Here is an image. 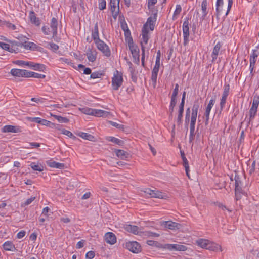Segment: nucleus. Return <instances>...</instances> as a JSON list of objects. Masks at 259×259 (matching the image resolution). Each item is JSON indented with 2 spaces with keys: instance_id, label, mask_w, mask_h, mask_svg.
<instances>
[{
  "instance_id": "nucleus-1",
  "label": "nucleus",
  "mask_w": 259,
  "mask_h": 259,
  "mask_svg": "<svg viewBox=\"0 0 259 259\" xmlns=\"http://www.w3.org/2000/svg\"><path fill=\"white\" fill-rule=\"evenodd\" d=\"M196 244L202 248L214 251H222L220 245L207 239H200L196 241Z\"/></svg>"
},
{
  "instance_id": "nucleus-2",
  "label": "nucleus",
  "mask_w": 259,
  "mask_h": 259,
  "mask_svg": "<svg viewBox=\"0 0 259 259\" xmlns=\"http://www.w3.org/2000/svg\"><path fill=\"white\" fill-rule=\"evenodd\" d=\"M123 82L122 73L116 70L112 78V86L114 90H118Z\"/></svg>"
},
{
  "instance_id": "nucleus-3",
  "label": "nucleus",
  "mask_w": 259,
  "mask_h": 259,
  "mask_svg": "<svg viewBox=\"0 0 259 259\" xmlns=\"http://www.w3.org/2000/svg\"><path fill=\"white\" fill-rule=\"evenodd\" d=\"M128 44L130 50L132 53L133 57L134 59H138V62H139V49L137 46L134 45L133 39L130 37L128 39Z\"/></svg>"
},
{
  "instance_id": "nucleus-4",
  "label": "nucleus",
  "mask_w": 259,
  "mask_h": 259,
  "mask_svg": "<svg viewBox=\"0 0 259 259\" xmlns=\"http://www.w3.org/2000/svg\"><path fill=\"white\" fill-rule=\"evenodd\" d=\"M97 48L101 51L105 56L109 57L111 55L110 50L108 46L102 40H100L95 42Z\"/></svg>"
},
{
  "instance_id": "nucleus-5",
  "label": "nucleus",
  "mask_w": 259,
  "mask_h": 259,
  "mask_svg": "<svg viewBox=\"0 0 259 259\" xmlns=\"http://www.w3.org/2000/svg\"><path fill=\"white\" fill-rule=\"evenodd\" d=\"M164 248L170 251H184L187 250V247L180 244H167Z\"/></svg>"
},
{
  "instance_id": "nucleus-6",
  "label": "nucleus",
  "mask_w": 259,
  "mask_h": 259,
  "mask_svg": "<svg viewBox=\"0 0 259 259\" xmlns=\"http://www.w3.org/2000/svg\"><path fill=\"white\" fill-rule=\"evenodd\" d=\"M126 247L127 249L134 253H138L141 251V247L140 244L136 241L126 243Z\"/></svg>"
},
{
  "instance_id": "nucleus-7",
  "label": "nucleus",
  "mask_w": 259,
  "mask_h": 259,
  "mask_svg": "<svg viewBox=\"0 0 259 259\" xmlns=\"http://www.w3.org/2000/svg\"><path fill=\"white\" fill-rule=\"evenodd\" d=\"M183 33L184 36V45H187L189 41V22L186 20L183 24Z\"/></svg>"
},
{
  "instance_id": "nucleus-8",
  "label": "nucleus",
  "mask_w": 259,
  "mask_h": 259,
  "mask_svg": "<svg viewBox=\"0 0 259 259\" xmlns=\"http://www.w3.org/2000/svg\"><path fill=\"white\" fill-rule=\"evenodd\" d=\"M119 0H110L111 10L112 16L116 18L119 12Z\"/></svg>"
},
{
  "instance_id": "nucleus-9",
  "label": "nucleus",
  "mask_w": 259,
  "mask_h": 259,
  "mask_svg": "<svg viewBox=\"0 0 259 259\" xmlns=\"http://www.w3.org/2000/svg\"><path fill=\"white\" fill-rule=\"evenodd\" d=\"M162 225L166 228L175 231L180 229L182 227L180 224L171 221L163 222Z\"/></svg>"
},
{
  "instance_id": "nucleus-10",
  "label": "nucleus",
  "mask_w": 259,
  "mask_h": 259,
  "mask_svg": "<svg viewBox=\"0 0 259 259\" xmlns=\"http://www.w3.org/2000/svg\"><path fill=\"white\" fill-rule=\"evenodd\" d=\"M156 20V14H155L154 16L150 17L148 18L146 23L143 25L145 26V29L149 30V29L153 31L154 29L155 23Z\"/></svg>"
},
{
  "instance_id": "nucleus-11",
  "label": "nucleus",
  "mask_w": 259,
  "mask_h": 259,
  "mask_svg": "<svg viewBox=\"0 0 259 259\" xmlns=\"http://www.w3.org/2000/svg\"><path fill=\"white\" fill-rule=\"evenodd\" d=\"M11 73L13 76L17 77H27L28 71L19 69H12L11 70Z\"/></svg>"
},
{
  "instance_id": "nucleus-12",
  "label": "nucleus",
  "mask_w": 259,
  "mask_h": 259,
  "mask_svg": "<svg viewBox=\"0 0 259 259\" xmlns=\"http://www.w3.org/2000/svg\"><path fill=\"white\" fill-rule=\"evenodd\" d=\"M215 103L214 99H211L206 108L204 115L205 116V124H207L209 119V114L212 106Z\"/></svg>"
},
{
  "instance_id": "nucleus-13",
  "label": "nucleus",
  "mask_w": 259,
  "mask_h": 259,
  "mask_svg": "<svg viewBox=\"0 0 259 259\" xmlns=\"http://www.w3.org/2000/svg\"><path fill=\"white\" fill-rule=\"evenodd\" d=\"M105 239L107 243L111 245L116 242V237L112 232L106 233L105 235Z\"/></svg>"
},
{
  "instance_id": "nucleus-14",
  "label": "nucleus",
  "mask_w": 259,
  "mask_h": 259,
  "mask_svg": "<svg viewBox=\"0 0 259 259\" xmlns=\"http://www.w3.org/2000/svg\"><path fill=\"white\" fill-rule=\"evenodd\" d=\"M50 27L53 34V37L54 38L57 36L58 29V21L54 17L52 18L51 19Z\"/></svg>"
},
{
  "instance_id": "nucleus-15",
  "label": "nucleus",
  "mask_w": 259,
  "mask_h": 259,
  "mask_svg": "<svg viewBox=\"0 0 259 259\" xmlns=\"http://www.w3.org/2000/svg\"><path fill=\"white\" fill-rule=\"evenodd\" d=\"M221 44L220 42H218L217 43V44L215 45L214 47L213 48L212 53L211 54V57H212V62H214L216 59H217V57L218 56L219 52L220 51V49L221 48Z\"/></svg>"
},
{
  "instance_id": "nucleus-16",
  "label": "nucleus",
  "mask_w": 259,
  "mask_h": 259,
  "mask_svg": "<svg viewBox=\"0 0 259 259\" xmlns=\"http://www.w3.org/2000/svg\"><path fill=\"white\" fill-rule=\"evenodd\" d=\"M30 120L32 122L40 123L44 125L50 126L51 124H53L50 121H48L44 119H41L39 117H31L29 118Z\"/></svg>"
},
{
  "instance_id": "nucleus-17",
  "label": "nucleus",
  "mask_w": 259,
  "mask_h": 259,
  "mask_svg": "<svg viewBox=\"0 0 259 259\" xmlns=\"http://www.w3.org/2000/svg\"><path fill=\"white\" fill-rule=\"evenodd\" d=\"M234 180L235 181V194L237 195V194L242 193L241 182L240 180L239 176L237 175H235Z\"/></svg>"
},
{
  "instance_id": "nucleus-18",
  "label": "nucleus",
  "mask_w": 259,
  "mask_h": 259,
  "mask_svg": "<svg viewBox=\"0 0 259 259\" xmlns=\"http://www.w3.org/2000/svg\"><path fill=\"white\" fill-rule=\"evenodd\" d=\"M125 229L129 232H131L135 235H138L140 232V229L137 226L131 225H126L125 226Z\"/></svg>"
},
{
  "instance_id": "nucleus-19",
  "label": "nucleus",
  "mask_w": 259,
  "mask_h": 259,
  "mask_svg": "<svg viewBox=\"0 0 259 259\" xmlns=\"http://www.w3.org/2000/svg\"><path fill=\"white\" fill-rule=\"evenodd\" d=\"M3 132L4 133H18L20 132V130L18 126L8 125L3 127Z\"/></svg>"
},
{
  "instance_id": "nucleus-20",
  "label": "nucleus",
  "mask_w": 259,
  "mask_h": 259,
  "mask_svg": "<svg viewBox=\"0 0 259 259\" xmlns=\"http://www.w3.org/2000/svg\"><path fill=\"white\" fill-rule=\"evenodd\" d=\"M110 115V112L99 109H93V114L92 115L97 116V117H107L108 115Z\"/></svg>"
},
{
  "instance_id": "nucleus-21",
  "label": "nucleus",
  "mask_w": 259,
  "mask_h": 259,
  "mask_svg": "<svg viewBox=\"0 0 259 259\" xmlns=\"http://www.w3.org/2000/svg\"><path fill=\"white\" fill-rule=\"evenodd\" d=\"M30 21L32 23L35 24L36 26H38L40 25V20L36 16L35 13L33 11H30L29 15Z\"/></svg>"
},
{
  "instance_id": "nucleus-22",
  "label": "nucleus",
  "mask_w": 259,
  "mask_h": 259,
  "mask_svg": "<svg viewBox=\"0 0 259 259\" xmlns=\"http://www.w3.org/2000/svg\"><path fill=\"white\" fill-rule=\"evenodd\" d=\"M181 155L182 158L183 159V165L185 167L186 175L188 178H190V176H189V166L188 161L186 157H185V153L184 152L181 151Z\"/></svg>"
},
{
  "instance_id": "nucleus-23",
  "label": "nucleus",
  "mask_w": 259,
  "mask_h": 259,
  "mask_svg": "<svg viewBox=\"0 0 259 259\" xmlns=\"http://www.w3.org/2000/svg\"><path fill=\"white\" fill-rule=\"evenodd\" d=\"M86 55L89 61L93 62L96 60V54L95 51H93L91 49L89 48L87 51Z\"/></svg>"
},
{
  "instance_id": "nucleus-24",
  "label": "nucleus",
  "mask_w": 259,
  "mask_h": 259,
  "mask_svg": "<svg viewBox=\"0 0 259 259\" xmlns=\"http://www.w3.org/2000/svg\"><path fill=\"white\" fill-rule=\"evenodd\" d=\"M115 152L117 157L123 160H126L129 157V154L123 150H115Z\"/></svg>"
},
{
  "instance_id": "nucleus-25",
  "label": "nucleus",
  "mask_w": 259,
  "mask_h": 259,
  "mask_svg": "<svg viewBox=\"0 0 259 259\" xmlns=\"http://www.w3.org/2000/svg\"><path fill=\"white\" fill-rule=\"evenodd\" d=\"M92 37L94 40L95 43L96 42V41H98V40H100L99 36L98 26L97 23L95 24L94 29L92 30Z\"/></svg>"
},
{
  "instance_id": "nucleus-26",
  "label": "nucleus",
  "mask_w": 259,
  "mask_h": 259,
  "mask_svg": "<svg viewBox=\"0 0 259 259\" xmlns=\"http://www.w3.org/2000/svg\"><path fill=\"white\" fill-rule=\"evenodd\" d=\"M77 135L85 140H88L90 141H95V137L89 133L80 132L78 133Z\"/></svg>"
},
{
  "instance_id": "nucleus-27",
  "label": "nucleus",
  "mask_w": 259,
  "mask_h": 259,
  "mask_svg": "<svg viewBox=\"0 0 259 259\" xmlns=\"http://www.w3.org/2000/svg\"><path fill=\"white\" fill-rule=\"evenodd\" d=\"M145 26H143L142 28V40L145 44H147L149 39V30L145 29Z\"/></svg>"
},
{
  "instance_id": "nucleus-28",
  "label": "nucleus",
  "mask_w": 259,
  "mask_h": 259,
  "mask_svg": "<svg viewBox=\"0 0 259 259\" xmlns=\"http://www.w3.org/2000/svg\"><path fill=\"white\" fill-rule=\"evenodd\" d=\"M207 1L203 0L201 4V9L202 11V15L201 17L202 20H204L205 18L208 13V11H207Z\"/></svg>"
},
{
  "instance_id": "nucleus-29",
  "label": "nucleus",
  "mask_w": 259,
  "mask_h": 259,
  "mask_svg": "<svg viewBox=\"0 0 259 259\" xmlns=\"http://www.w3.org/2000/svg\"><path fill=\"white\" fill-rule=\"evenodd\" d=\"M3 247L6 251H14L15 250L14 245L11 241L5 242L3 244Z\"/></svg>"
},
{
  "instance_id": "nucleus-30",
  "label": "nucleus",
  "mask_w": 259,
  "mask_h": 259,
  "mask_svg": "<svg viewBox=\"0 0 259 259\" xmlns=\"http://www.w3.org/2000/svg\"><path fill=\"white\" fill-rule=\"evenodd\" d=\"M19 42H13L10 46L9 52L11 53H17L19 51Z\"/></svg>"
},
{
  "instance_id": "nucleus-31",
  "label": "nucleus",
  "mask_w": 259,
  "mask_h": 259,
  "mask_svg": "<svg viewBox=\"0 0 259 259\" xmlns=\"http://www.w3.org/2000/svg\"><path fill=\"white\" fill-rule=\"evenodd\" d=\"M151 197L163 199L164 198V195L161 192L157 191L156 190H153V191L150 196Z\"/></svg>"
},
{
  "instance_id": "nucleus-32",
  "label": "nucleus",
  "mask_w": 259,
  "mask_h": 259,
  "mask_svg": "<svg viewBox=\"0 0 259 259\" xmlns=\"http://www.w3.org/2000/svg\"><path fill=\"white\" fill-rule=\"evenodd\" d=\"M106 139L107 141L112 142L114 143L118 144V145H122L123 144V141L119 140L114 137L108 136L106 138Z\"/></svg>"
},
{
  "instance_id": "nucleus-33",
  "label": "nucleus",
  "mask_w": 259,
  "mask_h": 259,
  "mask_svg": "<svg viewBox=\"0 0 259 259\" xmlns=\"http://www.w3.org/2000/svg\"><path fill=\"white\" fill-rule=\"evenodd\" d=\"M46 76L44 74H39L36 72L28 71L27 77H34L36 78H44Z\"/></svg>"
},
{
  "instance_id": "nucleus-34",
  "label": "nucleus",
  "mask_w": 259,
  "mask_h": 259,
  "mask_svg": "<svg viewBox=\"0 0 259 259\" xmlns=\"http://www.w3.org/2000/svg\"><path fill=\"white\" fill-rule=\"evenodd\" d=\"M51 116L54 117L56 119H57L58 122L60 123H67L69 122V119L66 117H62L59 115H54L52 113H50Z\"/></svg>"
},
{
  "instance_id": "nucleus-35",
  "label": "nucleus",
  "mask_w": 259,
  "mask_h": 259,
  "mask_svg": "<svg viewBox=\"0 0 259 259\" xmlns=\"http://www.w3.org/2000/svg\"><path fill=\"white\" fill-rule=\"evenodd\" d=\"M19 46L20 48L23 47L26 49H31L33 48V46H35V44L31 42H24L23 43H19Z\"/></svg>"
},
{
  "instance_id": "nucleus-36",
  "label": "nucleus",
  "mask_w": 259,
  "mask_h": 259,
  "mask_svg": "<svg viewBox=\"0 0 259 259\" xmlns=\"http://www.w3.org/2000/svg\"><path fill=\"white\" fill-rule=\"evenodd\" d=\"M257 110V108L251 107L249 110V123L254 118Z\"/></svg>"
},
{
  "instance_id": "nucleus-37",
  "label": "nucleus",
  "mask_w": 259,
  "mask_h": 259,
  "mask_svg": "<svg viewBox=\"0 0 259 259\" xmlns=\"http://www.w3.org/2000/svg\"><path fill=\"white\" fill-rule=\"evenodd\" d=\"M30 166L35 171H42L44 169L41 165L36 164L35 162H32L30 164Z\"/></svg>"
},
{
  "instance_id": "nucleus-38",
  "label": "nucleus",
  "mask_w": 259,
  "mask_h": 259,
  "mask_svg": "<svg viewBox=\"0 0 259 259\" xmlns=\"http://www.w3.org/2000/svg\"><path fill=\"white\" fill-rule=\"evenodd\" d=\"M223 0H217L216 3V11L218 14L221 13L223 11Z\"/></svg>"
},
{
  "instance_id": "nucleus-39",
  "label": "nucleus",
  "mask_w": 259,
  "mask_h": 259,
  "mask_svg": "<svg viewBox=\"0 0 259 259\" xmlns=\"http://www.w3.org/2000/svg\"><path fill=\"white\" fill-rule=\"evenodd\" d=\"M182 11V8L181 6L180 5H177L176 10L174 12V15H173V20L176 19L177 18V16L180 14Z\"/></svg>"
},
{
  "instance_id": "nucleus-40",
  "label": "nucleus",
  "mask_w": 259,
  "mask_h": 259,
  "mask_svg": "<svg viewBox=\"0 0 259 259\" xmlns=\"http://www.w3.org/2000/svg\"><path fill=\"white\" fill-rule=\"evenodd\" d=\"M141 50H142V58H141V63L142 65L144 67V60L145 56V47L144 46L143 42H141Z\"/></svg>"
},
{
  "instance_id": "nucleus-41",
  "label": "nucleus",
  "mask_w": 259,
  "mask_h": 259,
  "mask_svg": "<svg viewBox=\"0 0 259 259\" xmlns=\"http://www.w3.org/2000/svg\"><path fill=\"white\" fill-rule=\"evenodd\" d=\"M33 69L36 70L44 71L45 69V65L41 64L35 63L33 65Z\"/></svg>"
},
{
  "instance_id": "nucleus-42",
  "label": "nucleus",
  "mask_w": 259,
  "mask_h": 259,
  "mask_svg": "<svg viewBox=\"0 0 259 259\" xmlns=\"http://www.w3.org/2000/svg\"><path fill=\"white\" fill-rule=\"evenodd\" d=\"M256 60L253 59L251 58H250L249 61H250V66H249V69L250 71V74H251V76L253 75V71L254 68V66L256 63Z\"/></svg>"
},
{
  "instance_id": "nucleus-43",
  "label": "nucleus",
  "mask_w": 259,
  "mask_h": 259,
  "mask_svg": "<svg viewBox=\"0 0 259 259\" xmlns=\"http://www.w3.org/2000/svg\"><path fill=\"white\" fill-rule=\"evenodd\" d=\"M224 91H223V93L222 94V96H224V97H227L228 95H229V90H230V85L229 84H226L224 85Z\"/></svg>"
},
{
  "instance_id": "nucleus-44",
  "label": "nucleus",
  "mask_w": 259,
  "mask_h": 259,
  "mask_svg": "<svg viewBox=\"0 0 259 259\" xmlns=\"http://www.w3.org/2000/svg\"><path fill=\"white\" fill-rule=\"evenodd\" d=\"M61 133L67 136L68 137L72 138L75 139V137L73 135V134L69 131H68L65 129H62L61 130Z\"/></svg>"
},
{
  "instance_id": "nucleus-45",
  "label": "nucleus",
  "mask_w": 259,
  "mask_h": 259,
  "mask_svg": "<svg viewBox=\"0 0 259 259\" xmlns=\"http://www.w3.org/2000/svg\"><path fill=\"white\" fill-rule=\"evenodd\" d=\"M1 25H6L8 28H9L10 30H14L16 29V27L15 25L9 22H4L3 24H1Z\"/></svg>"
},
{
  "instance_id": "nucleus-46",
  "label": "nucleus",
  "mask_w": 259,
  "mask_h": 259,
  "mask_svg": "<svg viewBox=\"0 0 259 259\" xmlns=\"http://www.w3.org/2000/svg\"><path fill=\"white\" fill-rule=\"evenodd\" d=\"M99 1V9L101 10H103L106 9V0H98Z\"/></svg>"
},
{
  "instance_id": "nucleus-47",
  "label": "nucleus",
  "mask_w": 259,
  "mask_h": 259,
  "mask_svg": "<svg viewBox=\"0 0 259 259\" xmlns=\"http://www.w3.org/2000/svg\"><path fill=\"white\" fill-rule=\"evenodd\" d=\"M35 197H31L30 198L27 199L24 202H23L21 206H26L30 204L35 199Z\"/></svg>"
},
{
  "instance_id": "nucleus-48",
  "label": "nucleus",
  "mask_w": 259,
  "mask_h": 259,
  "mask_svg": "<svg viewBox=\"0 0 259 259\" xmlns=\"http://www.w3.org/2000/svg\"><path fill=\"white\" fill-rule=\"evenodd\" d=\"M103 74L99 72H94L91 73L90 78L93 79L100 78Z\"/></svg>"
},
{
  "instance_id": "nucleus-49",
  "label": "nucleus",
  "mask_w": 259,
  "mask_h": 259,
  "mask_svg": "<svg viewBox=\"0 0 259 259\" xmlns=\"http://www.w3.org/2000/svg\"><path fill=\"white\" fill-rule=\"evenodd\" d=\"M110 124L118 129H120L122 130H124V126L123 125H121L120 124H118L116 122H113V121H109Z\"/></svg>"
},
{
  "instance_id": "nucleus-50",
  "label": "nucleus",
  "mask_w": 259,
  "mask_h": 259,
  "mask_svg": "<svg viewBox=\"0 0 259 259\" xmlns=\"http://www.w3.org/2000/svg\"><path fill=\"white\" fill-rule=\"evenodd\" d=\"M157 75L152 73L151 80L152 81V84L154 88H155L156 85V81H157Z\"/></svg>"
},
{
  "instance_id": "nucleus-51",
  "label": "nucleus",
  "mask_w": 259,
  "mask_h": 259,
  "mask_svg": "<svg viewBox=\"0 0 259 259\" xmlns=\"http://www.w3.org/2000/svg\"><path fill=\"white\" fill-rule=\"evenodd\" d=\"M184 111L179 110L177 121L178 124L182 123V119Z\"/></svg>"
},
{
  "instance_id": "nucleus-52",
  "label": "nucleus",
  "mask_w": 259,
  "mask_h": 259,
  "mask_svg": "<svg viewBox=\"0 0 259 259\" xmlns=\"http://www.w3.org/2000/svg\"><path fill=\"white\" fill-rule=\"evenodd\" d=\"M0 47L5 50L8 51L9 52L10 48V45L9 44L3 42H0Z\"/></svg>"
},
{
  "instance_id": "nucleus-53",
  "label": "nucleus",
  "mask_w": 259,
  "mask_h": 259,
  "mask_svg": "<svg viewBox=\"0 0 259 259\" xmlns=\"http://www.w3.org/2000/svg\"><path fill=\"white\" fill-rule=\"evenodd\" d=\"M259 105V97H254L251 107L258 108Z\"/></svg>"
},
{
  "instance_id": "nucleus-54",
  "label": "nucleus",
  "mask_w": 259,
  "mask_h": 259,
  "mask_svg": "<svg viewBox=\"0 0 259 259\" xmlns=\"http://www.w3.org/2000/svg\"><path fill=\"white\" fill-rule=\"evenodd\" d=\"M82 112L85 114L87 115H92L93 114V109L89 108H84L82 109Z\"/></svg>"
},
{
  "instance_id": "nucleus-55",
  "label": "nucleus",
  "mask_w": 259,
  "mask_h": 259,
  "mask_svg": "<svg viewBox=\"0 0 259 259\" xmlns=\"http://www.w3.org/2000/svg\"><path fill=\"white\" fill-rule=\"evenodd\" d=\"M199 107V104L198 101H196L194 102V104L192 107V111L194 112H196L198 113V110Z\"/></svg>"
},
{
  "instance_id": "nucleus-56",
  "label": "nucleus",
  "mask_w": 259,
  "mask_h": 259,
  "mask_svg": "<svg viewBox=\"0 0 259 259\" xmlns=\"http://www.w3.org/2000/svg\"><path fill=\"white\" fill-rule=\"evenodd\" d=\"M227 98V97H224V96H222V98L221 99V101H220L221 110H222L223 109V108L224 107L226 102Z\"/></svg>"
},
{
  "instance_id": "nucleus-57",
  "label": "nucleus",
  "mask_w": 259,
  "mask_h": 259,
  "mask_svg": "<svg viewBox=\"0 0 259 259\" xmlns=\"http://www.w3.org/2000/svg\"><path fill=\"white\" fill-rule=\"evenodd\" d=\"M146 235L149 237H158L160 236V234L157 233L152 232L151 231H147L146 232Z\"/></svg>"
},
{
  "instance_id": "nucleus-58",
  "label": "nucleus",
  "mask_w": 259,
  "mask_h": 259,
  "mask_svg": "<svg viewBox=\"0 0 259 259\" xmlns=\"http://www.w3.org/2000/svg\"><path fill=\"white\" fill-rule=\"evenodd\" d=\"M178 91H179V84H176L175 85L174 90L173 91V93H172L171 97L176 98V97L178 94Z\"/></svg>"
},
{
  "instance_id": "nucleus-59",
  "label": "nucleus",
  "mask_w": 259,
  "mask_h": 259,
  "mask_svg": "<svg viewBox=\"0 0 259 259\" xmlns=\"http://www.w3.org/2000/svg\"><path fill=\"white\" fill-rule=\"evenodd\" d=\"M94 256H95V252L92 251L88 252L85 255V257L87 259H92L94 257Z\"/></svg>"
},
{
  "instance_id": "nucleus-60",
  "label": "nucleus",
  "mask_w": 259,
  "mask_h": 259,
  "mask_svg": "<svg viewBox=\"0 0 259 259\" xmlns=\"http://www.w3.org/2000/svg\"><path fill=\"white\" fill-rule=\"evenodd\" d=\"M49 45L50 46V48L53 51H55L59 49V46L55 43L50 42Z\"/></svg>"
},
{
  "instance_id": "nucleus-61",
  "label": "nucleus",
  "mask_w": 259,
  "mask_h": 259,
  "mask_svg": "<svg viewBox=\"0 0 259 259\" xmlns=\"http://www.w3.org/2000/svg\"><path fill=\"white\" fill-rule=\"evenodd\" d=\"M42 31L46 35H49L51 31L50 30V28L48 26H43L42 27Z\"/></svg>"
},
{
  "instance_id": "nucleus-62",
  "label": "nucleus",
  "mask_w": 259,
  "mask_h": 259,
  "mask_svg": "<svg viewBox=\"0 0 259 259\" xmlns=\"http://www.w3.org/2000/svg\"><path fill=\"white\" fill-rule=\"evenodd\" d=\"M56 161L53 160H48L46 163H47V164L51 167H53V168H55V164H56Z\"/></svg>"
},
{
  "instance_id": "nucleus-63",
  "label": "nucleus",
  "mask_w": 259,
  "mask_h": 259,
  "mask_svg": "<svg viewBox=\"0 0 259 259\" xmlns=\"http://www.w3.org/2000/svg\"><path fill=\"white\" fill-rule=\"evenodd\" d=\"M157 2V0H148V8L150 9L151 7L154 6Z\"/></svg>"
},
{
  "instance_id": "nucleus-64",
  "label": "nucleus",
  "mask_w": 259,
  "mask_h": 259,
  "mask_svg": "<svg viewBox=\"0 0 259 259\" xmlns=\"http://www.w3.org/2000/svg\"><path fill=\"white\" fill-rule=\"evenodd\" d=\"M218 207L221 209L222 210H227L228 212H231V210H230L229 208H228L226 206L223 205L222 204L219 203L218 205Z\"/></svg>"
}]
</instances>
